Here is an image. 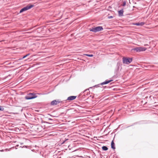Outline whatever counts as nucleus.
I'll list each match as a JSON object with an SVG mask.
<instances>
[{"mask_svg": "<svg viewBox=\"0 0 158 158\" xmlns=\"http://www.w3.org/2000/svg\"><path fill=\"white\" fill-rule=\"evenodd\" d=\"M61 102L59 100H54L51 102V105H55Z\"/></svg>", "mask_w": 158, "mask_h": 158, "instance_id": "6", "label": "nucleus"}, {"mask_svg": "<svg viewBox=\"0 0 158 158\" xmlns=\"http://www.w3.org/2000/svg\"><path fill=\"white\" fill-rule=\"evenodd\" d=\"M103 30L102 27L101 26L97 27H95L92 28L90 29L89 30L94 32H96L102 31Z\"/></svg>", "mask_w": 158, "mask_h": 158, "instance_id": "2", "label": "nucleus"}, {"mask_svg": "<svg viewBox=\"0 0 158 158\" xmlns=\"http://www.w3.org/2000/svg\"><path fill=\"white\" fill-rule=\"evenodd\" d=\"M30 54H27V55H26L23 56V58L21 59H23V58H26V57H27V56H28Z\"/></svg>", "mask_w": 158, "mask_h": 158, "instance_id": "15", "label": "nucleus"}, {"mask_svg": "<svg viewBox=\"0 0 158 158\" xmlns=\"http://www.w3.org/2000/svg\"><path fill=\"white\" fill-rule=\"evenodd\" d=\"M128 2H130V0H123V3L121 5L123 6H125L127 3L128 4Z\"/></svg>", "mask_w": 158, "mask_h": 158, "instance_id": "7", "label": "nucleus"}, {"mask_svg": "<svg viewBox=\"0 0 158 158\" xmlns=\"http://www.w3.org/2000/svg\"><path fill=\"white\" fill-rule=\"evenodd\" d=\"M102 149L103 150L106 151L108 150V148L106 146H104L102 147Z\"/></svg>", "mask_w": 158, "mask_h": 158, "instance_id": "13", "label": "nucleus"}, {"mask_svg": "<svg viewBox=\"0 0 158 158\" xmlns=\"http://www.w3.org/2000/svg\"><path fill=\"white\" fill-rule=\"evenodd\" d=\"M123 9H122L121 10L118 11V15L120 16H123Z\"/></svg>", "mask_w": 158, "mask_h": 158, "instance_id": "10", "label": "nucleus"}, {"mask_svg": "<svg viewBox=\"0 0 158 158\" xmlns=\"http://www.w3.org/2000/svg\"><path fill=\"white\" fill-rule=\"evenodd\" d=\"M34 6V5L31 4H29L27 6H26L24 7L21 9L19 12L20 13H21L24 11H25L33 7Z\"/></svg>", "mask_w": 158, "mask_h": 158, "instance_id": "3", "label": "nucleus"}, {"mask_svg": "<svg viewBox=\"0 0 158 158\" xmlns=\"http://www.w3.org/2000/svg\"><path fill=\"white\" fill-rule=\"evenodd\" d=\"M147 49L146 48L144 47H136L132 49V50L135 51L136 52H139L141 51H144Z\"/></svg>", "mask_w": 158, "mask_h": 158, "instance_id": "4", "label": "nucleus"}, {"mask_svg": "<svg viewBox=\"0 0 158 158\" xmlns=\"http://www.w3.org/2000/svg\"><path fill=\"white\" fill-rule=\"evenodd\" d=\"M112 81H113V80H109V81L106 80L105 81L102 83L100 84L102 85H103L104 84H106Z\"/></svg>", "mask_w": 158, "mask_h": 158, "instance_id": "9", "label": "nucleus"}, {"mask_svg": "<svg viewBox=\"0 0 158 158\" xmlns=\"http://www.w3.org/2000/svg\"><path fill=\"white\" fill-rule=\"evenodd\" d=\"M144 45L145 46H147V45H148L147 44H145Z\"/></svg>", "mask_w": 158, "mask_h": 158, "instance_id": "20", "label": "nucleus"}, {"mask_svg": "<svg viewBox=\"0 0 158 158\" xmlns=\"http://www.w3.org/2000/svg\"><path fill=\"white\" fill-rule=\"evenodd\" d=\"M144 23L142 22L140 23H137L134 24V25L137 26H143L144 24Z\"/></svg>", "mask_w": 158, "mask_h": 158, "instance_id": "11", "label": "nucleus"}, {"mask_svg": "<svg viewBox=\"0 0 158 158\" xmlns=\"http://www.w3.org/2000/svg\"><path fill=\"white\" fill-rule=\"evenodd\" d=\"M111 147L113 149H115V147L114 143V142L113 141H112L111 142Z\"/></svg>", "mask_w": 158, "mask_h": 158, "instance_id": "12", "label": "nucleus"}, {"mask_svg": "<svg viewBox=\"0 0 158 158\" xmlns=\"http://www.w3.org/2000/svg\"><path fill=\"white\" fill-rule=\"evenodd\" d=\"M1 151H2V152H3V150H1Z\"/></svg>", "mask_w": 158, "mask_h": 158, "instance_id": "18", "label": "nucleus"}, {"mask_svg": "<svg viewBox=\"0 0 158 158\" xmlns=\"http://www.w3.org/2000/svg\"><path fill=\"white\" fill-rule=\"evenodd\" d=\"M76 98L75 96H70L68 98L67 100L71 101L75 99Z\"/></svg>", "mask_w": 158, "mask_h": 158, "instance_id": "8", "label": "nucleus"}, {"mask_svg": "<svg viewBox=\"0 0 158 158\" xmlns=\"http://www.w3.org/2000/svg\"><path fill=\"white\" fill-rule=\"evenodd\" d=\"M4 109L3 108H1V106H0V110L3 111Z\"/></svg>", "mask_w": 158, "mask_h": 158, "instance_id": "16", "label": "nucleus"}, {"mask_svg": "<svg viewBox=\"0 0 158 158\" xmlns=\"http://www.w3.org/2000/svg\"><path fill=\"white\" fill-rule=\"evenodd\" d=\"M49 120H52V119H51V118H49Z\"/></svg>", "mask_w": 158, "mask_h": 158, "instance_id": "19", "label": "nucleus"}, {"mask_svg": "<svg viewBox=\"0 0 158 158\" xmlns=\"http://www.w3.org/2000/svg\"><path fill=\"white\" fill-rule=\"evenodd\" d=\"M112 18V16H110V17H109V18Z\"/></svg>", "mask_w": 158, "mask_h": 158, "instance_id": "17", "label": "nucleus"}, {"mask_svg": "<svg viewBox=\"0 0 158 158\" xmlns=\"http://www.w3.org/2000/svg\"><path fill=\"white\" fill-rule=\"evenodd\" d=\"M123 63L128 64L131 63L132 61V59L130 58H127L123 57Z\"/></svg>", "mask_w": 158, "mask_h": 158, "instance_id": "5", "label": "nucleus"}, {"mask_svg": "<svg viewBox=\"0 0 158 158\" xmlns=\"http://www.w3.org/2000/svg\"><path fill=\"white\" fill-rule=\"evenodd\" d=\"M37 97L36 94L33 93H29L26 96L25 98L26 99H31L35 98Z\"/></svg>", "mask_w": 158, "mask_h": 158, "instance_id": "1", "label": "nucleus"}, {"mask_svg": "<svg viewBox=\"0 0 158 158\" xmlns=\"http://www.w3.org/2000/svg\"><path fill=\"white\" fill-rule=\"evenodd\" d=\"M86 56H89V57H92L93 56V55L92 54H86L85 55Z\"/></svg>", "mask_w": 158, "mask_h": 158, "instance_id": "14", "label": "nucleus"}]
</instances>
